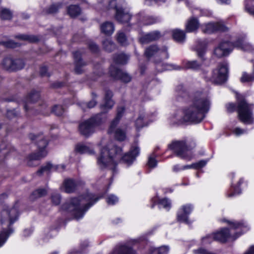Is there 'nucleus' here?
Masks as SVG:
<instances>
[{
    "instance_id": "1",
    "label": "nucleus",
    "mask_w": 254,
    "mask_h": 254,
    "mask_svg": "<svg viewBox=\"0 0 254 254\" xmlns=\"http://www.w3.org/2000/svg\"><path fill=\"white\" fill-rule=\"evenodd\" d=\"M210 105L209 100L200 92L194 93L190 104L183 110H177L170 118V123L178 124L183 122L197 124L205 117Z\"/></svg>"
},
{
    "instance_id": "2",
    "label": "nucleus",
    "mask_w": 254,
    "mask_h": 254,
    "mask_svg": "<svg viewBox=\"0 0 254 254\" xmlns=\"http://www.w3.org/2000/svg\"><path fill=\"white\" fill-rule=\"evenodd\" d=\"M122 149L111 143L106 147L101 149L100 154L97 157V164L101 169L109 168L116 172L118 162L121 160ZM139 153L137 147H132L129 152L122 157V160L130 165Z\"/></svg>"
},
{
    "instance_id": "3",
    "label": "nucleus",
    "mask_w": 254,
    "mask_h": 254,
    "mask_svg": "<svg viewBox=\"0 0 254 254\" xmlns=\"http://www.w3.org/2000/svg\"><path fill=\"white\" fill-rule=\"evenodd\" d=\"M113 93L110 90H107L104 98V103L101 105V112L88 120L79 125V130L81 134L87 136L93 133L95 127L100 125L106 119L105 114L114 106L115 103L112 97Z\"/></svg>"
},
{
    "instance_id": "4",
    "label": "nucleus",
    "mask_w": 254,
    "mask_h": 254,
    "mask_svg": "<svg viewBox=\"0 0 254 254\" xmlns=\"http://www.w3.org/2000/svg\"><path fill=\"white\" fill-rule=\"evenodd\" d=\"M92 193L89 192L78 197L71 198L69 201L63 204L64 210L69 212L78 220L82 218L85 212L99 199Z\"/></svg>"
},
{
    "instance_id": "5",
    "label": "nucleus",
    "mask_w": 254,
    "mask_h": 254,
    "mask_svg": "<svg viewBox=\"0 0 254 254\" xmlns=\"http://www.w3.org/2000/svg\"><path fill=\"white\" fill-rule=\"evenodd\" d=\"M124 0H98L97 8L104 10L112 9L115 10V18L119 22L130 24H135L133 16L125 9Z\"/></svg>"
},
{
    "instance_id": "6",
    "label": "nucleus",
    "mask_w": 254,
    "mask_h": 254,
    "mask_svg": "<svg viewBox=\"0 0 254 254\" xmlns=\"http://www.w3.org/2000/svg\"><path fill=\"white\" fill-rule=\"evenodd\" d=\"M19 215L17 204L12 207H5L0 213V220L2 230L0 232V247L6 242L13 230L10 227L18 220Z\"/></svg>"
},
{
    "instance_id": "7",
    "label": "nucleus",
    "mask_w": 254,
    "mask_h": 254,
    "mask_svg": "<svg viewBox=\"0 0 254 254\" xmlns=\"http://www.w3.org/2000/svg\"><path fill=\"white\" fill-rule=\"evenodd\" d=\"M195 146V143L193 140H181L173 141L169 145V148L173 150L177 156L182 159L190 161L193 158L191 149Z\"/></svg>"
},
{
    "instance_id": "8",
    "label": "nucleus",
    "mask_w": 254,
    "mask_h": 254,
    "mask_svg": "<svg viewBox=\"0 0 254 254\" xmlns=\"http://www.w3.org/2000/svg\"><path fill=\"white\" fill-rule=\"evenodd\" d=\"M237 111L239 119L245 124H252L254 122L253 110L254 105L249 104L242 97L238 96Z\"/></svg>"
},
{
    "instance_id": "9",
    "label": "nucleus",
    "mask_w": 254,
    "mask_h": 254,
    "mask_svg": "<svg viewBox=\"0 0 254 254\" xmlns=\"http://www.w3.org/2000/svg\"><path fill=\"white\" fill-rule=\"evenodd\" d=\"M29 138L32 141H36L37 144L38 151L31 153L27 158V164L29 166H33L32 161L39 160L45 157L47 154L45 148L48 145V142L42 135H35L30 134Z\"/></svg>"
},
{
    "instance_id": "10",
    "label": "nucleus",
    "mask_w": 254,
    "mask_h": 254,
    "mask_svg": "<svg viewBox=\"0 0 254 254\" xmlns=\"http://www.w3.org/2000/svg\"><path fill=\"white\" fill-rule=\"evenodd\" d=\"M228 65L227 63H223L219 64L218 67L213 70L211 80L216 84L225 82L228 77Z\"/></svg>"
},
{
    "instance_id": "11",
    "label": "nucleus",
    "mask_w": 254,
    "mask_h": 254,
    "mask_svg": "<svg viewBox=\"0 0 254 254\" xmlns=\"http://www.w3.org/2000/svg\"><path fill=\"white\" fill-rule=\"evenodd\" d=\"M139 241L140 239H133L127 243L118 245L109 254H136L130 244H135Z\"/></svg>"
},
{
    "instance_id": "12",
    "label": "nucleus",
    "mask_w": 254,
    "mask_h": 254,
    "mask_svg": "<svg viewBox=\"0 0 254 254\" xmlns=\"http://www.w3.org/2000/svg\"><path fill=\"white\" fill-rule=\"evenodd\" d=\"M167 48L166 46L159 48L156 45H152L147 48L145 51V55L147 58L157 55L164 59L169 58V54L167 51Z\"/></svg>"
},
{
    "instance_id": "13",
    "label": "nucleus",
    "mask_w": 254,
    "mask_h": 254,
    "mask_svg": "<svg viewBox=\"0 0 254 254\" xmlns=\"http://www.w3.org/2000/svg\"><path fill=\"white\" fill-rule=\"evenodd\" d=\"M233 48V43L229 41H222L214 49L213 54L219 58L227 56L232 51Z\"/></svg>"
},
{
    "instance_id": "14",
    "label": "nucleus",
    "mask_w": 254,
    "mask_h": 254,
    "mask_svg": "<svg viewBox=\"0 0 254 254\" xmlns=\"http://www.w3.org/2000/svg\"><path fill=\"white\" fill-rule=\"evenodd\" d=\"M135 20V23L139 25H149L158 23L160 21V19L158 17L145 14L140 13L133 16Z\"/></svg>"
},
{
    "instance_id": "15",
    "label": "nucleus",
    "mask_w": 254,
    "mask_h": 254,
    "mask_svg": "<svg viewBox=\"0 0 254 254\" xmlns=\"http://www.w3.org/2000/svg\"><path fill=\"white\" fill-rule=\"evenodd\" d=\"M202 31L206 34H212L217 31L225 32L228 30V28L222 22L216 23H208L204 24L201 27Z\"/></svg>"
},
{
    "instance_id": "16",
    "label": "nucleus",
    "mask_w": 254,
    "mask_h": 254,
    "mask_svg": "<svg viewBox=\"0 0 254 254\" xmlns=\"http://www.w3.org/2000/svg\"><path fill=\"white\" fill-rule=\"evenodd\" d=\"M109 72L111 76L114 79L121 80L124 82H129L131 79V76L128 73L122 71L113 65L111 66Z\"/></svg>"
},
{
    "instance_id": "17",
    "label": "nucleus",
    "mask_w": 254,
    "mask_h": 254,
    "mask_svg": "<svg viewBox=\"0 0 254 254\" xmlns=\"http://www.w3.org/2000/svg\"><path fill=\"white\" fill-rule=\"evenodd\" d=\"M193 208L192 205L190 204L182 206L179 210L177 213L178 221L187 224H190V222L188 216L191 213Z\"/></svg>"
},
{
    "instance_id": "18",
    "label": "nucleus",
    "mask_w": 254,
    "mask_h": 254,
    "mask_svg": "<svg viewBox=\"0 0 254 254\" xmlns=\"http://www.w3.org/2000/svg\"><path fill=\"white\" fill-rule=\"evenodd\" d=\"M74 59V71L76 74H81L84 71V67L87 65L86 63L83 62L81 58V53L79 51H76L73 53Z\"/></svg>"
},
{
    "instance_id": "19",
    "label": "nucleus",
    "mask_w": 254,
    "mask_h": 254,
    "mask_svg": "<svg viewBox=\"0 0 254 254\" xmlns=\"http://www.w3.org/2000/svg\"><path fill=\"white\" fill-rule=\"evenodd\" d=\"M207 41L205 39L198 40L194 47V50L197 52L198 57L202 61L205 60L204 55L207 46Z\"/></svg>"
},
{
    "instance_id": "20",
    "label": "nucleus",
    "mask_w": 254,
    "mask_h": 254,
    "mask_svg": "<svg viewBox=\"0 0 254 254\" xmlns=\"http://www.w3.org/2000/svg\"><path fill=\"white\" fill-rule=\"evenodd\" d=\"M233 46L244 51L252 52L254 50V46L244 38L238 39L233 43Z\"/></svg>"
},
{
    "instance_id": "21",
    "label": "nucleus",
    "mask_w": 254,
    "mask_h": 254,
    "mask_svg": "<svg viewBox=\"0 0 254 254\" xmlns=\"http://www.w3.org/2000/svg\"><path fill=\"white\" fill-rule=\"evenodd\" d=\"M161 36L160 32L158 31H154L142 36L140 38V42L142 44H147L158 40Z\"/></svg>"
},
{
    "instance_id": "22",
    "label": "nucleus",
    "mask_w": 254,
    "mask_h": 254,
    "mask_svg": "<svg viewBox=\"0 0 254 254\" xmlns=\"http://www.w3.org/2000/svg\"><path fill=\"white\" fill-rule=\"evenodd\" d=\"M156 69L158 72H162L167 70H181L183 67L173 64H168L162 63L161 61H155Z\"/></svg>"
},
{
    "instance_id": "23",
    "label": "nucleus",
    "mask_w": 254,
    "mask_h": 254,
    "mask_svg": "<svg viewBox=\"0 0 254 254\" xmlns=\"http://www.w3.org/2000/svg\"><path fill=\"white\" fill-rule=\"evenodd\" d=\"M213 235L215 241L222 243L226 242L230 236L229 230L226 228H222L220 231L214 233Z\"/></svg>"
},
{
    "instance_id": "24",
    "label": "nucleus",
    "mask_w": 254,
    "mask_h": 254,
    "mask_svg": "<svg viewBox=\"0 0 254 254\" xmlns=\"http://www.w3.org/2000/svg\"><path fill=\"white\" fill-rule=\"evenodd\" d=\"M79 183L72 179H66L64 183V190L65 192L71 193L75 191L77 188Z\"/></svg>"
},
{
    "instance_id": "25",
    "label": "nucleus",
    "mask_w": 254,
    "mask_h": 254,
    "mask_svg": "<svg viewBox=\"0 0 254 254\" xmlns=\"http://www.w3.org/2000/svg\"><path fill=\"white\" fill-rule=\"evenodd\" d=\"M125 109L123 106L119 107L117 108V113L115 119L111 122L109 131L112 132L115 127L118 125L120 120L123 117Z\"/></svg>"
},
{
    "instance_id": "26",
    "label": "nucleus",
    "mask_w": 254,
    "mask_h": 254,
    "mask_svg": "<svg viewBox=\"0 0 254 254\" xmlns=\"http://www.w3.org/2000/svg\"><path fill=\"white\" fill-rule=\"evenodd\" d=\"M40 98L39 92L32 91L25 98L24 100V108L25 111L28 110V104L36 102Z\"/></svg>"
},
{
    "instance_id": "27",
    "label": "nucleus",
    "mask_w": 254,
    "mask_h": 254,
    "mask_svg": "<svg viewBox=\"0 0 254 254\" xmlns=\"http://www.w3.org/2000/svg\"><path fill=\"white\" fill-rule=\"evenodd\" d=\"M75 150L80 154L88 153L92 154L94 153V151L91 147L86 144L81 143L76 145Z\"/></svg>"
},
{
    "instance_id": "28",
    "label": "nucleus",
    "mask_w": 254,
    "mask_h": 254,
    "mask_svg": "<svg viewBox=\"0 0 254 254\" xmlns=\"http://www.w3.org/2000/svg\"><path fill=\"white\" fill-rule=\"evenodd\" d=\"M101 30L105 34L110 35L115 30L114 25L111 22H105L101 25Z\"/></svg>"
},
{
    "instance_id": "29",
    "label": "nucleus",
    "mask_w": 254,
    "mask_h": 254,
    "mask_svg": "<svg viewBox=\"0 0 254 254\" xmlns=\"http://www.w3.org/2000/svg\"><path fill=\"white\" fill-rule=\"evenodd\" d=\"M174 39L179 43H183L186 39V34L184 31L176 29L172 31Z\"/></svg>"
},
{
    "instance_id": "30",
    "label": "nucleus",
    "mask_w": 254,
    "mask_h": 254,
    "mask_svg": "<svg viewBox=\"0 0 254 254\" xmlns=\"http://www.w3.org/2000/svg\"><path fill=\"white\" fill-rule=\"evenodd\" d=\"M199 26V23L196 18H191L186 24V30L188 32H192L196 30Z\"/></svg>"
},
{
    "instance_id": "31",
    "label": "nucleus",
    "mask_w": 254,
    "mask_h": 254,
    "mask_svg": "<svg viewBox=\"0 0 254 254\" xmlns=\"http://www.w3.org/2000/svg\"><path fill=\"white\" fill-rule=\"evenodd\" d=\"M152 201L154 202V203L151 205V208H153L155 205V202L156 201H158L157 204L160 208L163 207L167 210L171 208V202L168 199L164 198L158 200L157 198H154L152 199Z\"/></svg>"
},
{
    "instance_id": "32",
    "label": "nucleus",
    "mask_w": 254,
    "mask_h": 254,
    "mask_svg": "<svg viewBox=\"0 0 254 254\" xmlns=\"http://www.w3.org/2000/svg\"><path fill=\"white\" fill-rule=\"evenodd\" d=\"M59 166H53L50 163H48L45 165L41 167L40 169H39L37 172V174L41 176L43 174L46 173H49L51 170H58Z\"/></svg>"
},
{
    "instance_id": "33",
    "label": "nucleus",
    "mask_w": 254,
    "mask_h": 254,
    "mask_svg": "<svg viewBox=\"0 0 254 254\" xmlns=\"http://www.w3.org/2000/svg\"><path fill=\"white\" fill-rule=\"evenodd\" d=\"M201 65L202 63H199L196 61H187L184 63V67L186 69L197 70Z\"/></svg>"
},
{
    "instance_id": "34",
    "label": "nucleus",
    "mask_w": 254,
    "mask_h": 254,
    "mask_svg": "<svg viewBox=\"0 0 254 254\" xmlns=\"http://www.w3.org/2000/svg\"><path fill=\"white\" fill-rule=\"evenodd\" d=\"M169 250L168 246H163L158 248L151 247L150 249V254H167Z\"/></svg>"
},
{
    "instance_id": "35",
    "label": "nucleus",
    "mask_w": 254,
    "mask_h": 254,
    "mask_svg": "<svg viewBox=\"0 0 254 254\" xmlns=\"http://www.w3.org/2000/svg\"><path fill=\"white\" fill-rule=\"evenodd\" d=\"M243 183V179H241L238 183L237 186H233L232 185V188L231 189L230 192L227 194V196L230 197L240 194L241 193V191L239 189V186Z\"/></svg>"
},
{
    "instance_id": "36",
    "label": "nucleus",
    "mask_w": 254,
    "mask_h": 254,
    "mask_svg": "<svg viewBox=\"0 0 254 254\" xmlns=\"http://www.w3.org/2000/svg\"><path fill=\"white\" fill-rule=\"evenodd\" d=\"M128 59V57L124 54H116L113 58L114 63L118 64H126Z\"/></svg>"
},
{
    "instance_id": "37",
    "label": "nucleus",
    "mask_w": 254,
    "mask_h": 254,
    "mask_svg": "<svg viewBox=\"0 0 254 254\" xmlns=\"http://www.w3.org/2000/svg\"><path fill=\"white\" fill-rule=\"evenodd\" d=\"M113 132H114L115 137L118 140L123 141L126 137V134L125 130L120 128L116 129L115 127L114 130L112 132H109L108 131L109 133H112Z\"/></svg>"
},
{
    "instance_id": "38",
    "label": "nucleus",
    "mask_w": 254,
    "mask_h": 254,
    "mask_svg": "<svg viewBox=\"0 0 254 254\" xmlns=\"http://www.w3.org/2000/svg\"><path fill=\"white\" fill-rule=\"evenodd\" d=\"M67 13L71 17H75L81 13L80 8L77 5H71L67 8Z\"/></svg>"
},
{
    "instance_id": "39",
    "label": "nucleus",
    "mask_w": 254,
    "mask_h": 254,
    "mask_svg": "<svg viewBox=\"0 0 254 254\" xmlns=\"http://www.w3.org/2000/svg\"><path fill=\"white\" fill-rule=\"evenodd\" d=\"M13 59L10 57H6L3 59L1 64L3 67L9 71H12L15 67L12 66Z\"/></svg>"
},
{
    "instance_id": "40",
    "label": "nucleus",
    "mask_w": 254,
    "mask_h": 254,
    "mask_svg": "<svg viewBox=\"0 0 254 254\" xmlns=\"http://www.w3.org/2000/svg\"><path fill=\"white\" fill-rule=\"evenodd\" d=\"M242 83L250 82L254 81V66L253 72L252 74H249L246 72H243L240 78Z\"/></svg>"
},
{
    "instance_id": "41",
    "label": "nucleus",
    "mask_w": 254,
    "mask_h": 254,
    "mask_svg": "<svg viewBox=\"0 0 254 254\" xmlns=\"http://www.w3.org/2000/svg\"><path fill=\"white\" fill-rule=\"evenodd\" d=\"M12 16V12L5 8H0V17L3 20H10Z\"/></svg>"
},
{
    "instance_id": "42",
    "label": "nucleus",
    "mask_w": 254,
    "mask_h": 254,
    "mask_svg": "<svg viewBox=\"0 0 254 254\" xmlns=\"http://www.w3.org/2000/svg\"><path fill=\"white\" fill-rule=\"evenodd\" d=\"M103 46L104 49L108 52H112L116 48L115 43L109 39H107L103 41Z\"/></svg>"
},
{
    "instance_id": "43",
    "label": "nucleus",
    "mask_w": 254,
    "mask_h": 254,
    "mask_svg": "<svg viewBox=\"0 0 254 254\" xmlns=\"http://www.w3.org/2000/svg\"><path fill=\"white\" fill-rule=\"evenodd\" d=\"M117 40L119 43L122 46H127L128 41L126 34L122 31H119L117 34Z\"/></svg>"
},
{
    "instance_id": "44",
    "label": "nucleus",
    "mask_w": 254,
    "mask_h": 254,
    "mask_svg": "<svg viewBox=\"0 0 254 254\" xmlns=\"http://www.w3.org/2000/svg\"><path fill=\"white\" fill-rule=\"evenodd\" d=\"M15 37L20 40L29 41L30 42H35L38 41V38L33 35L20 34L16 35Z\"/></svg>"
},
{
    "instance_id": "45",
    "label": "nucleus",
    "mask_w": 254,
    "mask_h": 254,
    "mask_svg": "<svg viewBox=\"0 0 254 254\" xmlns=\"http://www.w3.org/2000/svg\"><path fill=\"white\" fill-rule=\"evenodd\" d=\"M62 6V3L58 2L56 4H52L48 8L45 10L46 13L48 14H53L57 12L59 9H60Z\"/></svg>"
},
{
    "instance_id": "46",
    "label": "nucleus",
    "mask_w": 254,
    "mask_h": 254,
    "mask_svg": "<svg viewBox=\"0 0 254 254\" xmlns=\"http://www.w3.org/2000/svg\"><path fill=\"white\" fill-rule=\"evenodd\" d=\"M25 64L22 59H13L12 66L15 67L12 69V71H16L22 69L24 66Z\"/></svg>"
},
{
    "instance_id": "47",
    "label": "nucleus",
    "mask_w": 254,
    "mask_h": 254,
    "mask_svg": "<svg viewBox=\"0 0 254 254\" xmlns=\"http://www.w3.org/2000/svg\"><path fill=\"white\" fill-rule=\"evenodd\" d=\"M47 193V190L45 189H39L33 191L31 195L32 198H36L44 196Z\"/></svg>"
},
{
    "instance_id": "48",
    "label": "nucleus",
    "mask_w": 254,
    "mask_h": 254,
    "mask_svg": "<svg viewBox=\"0 0 254 254\" xmlns=\"http://www.w3.org/2000/svg\"><path fill=\"white\" fill-rule=\"evenodd\" d=\"M214 240L213 234H209L203 237L201 239V243L203 245L210 244Z\"/></svg>"
},
{
    "instance_id": "49",
    "label": "nucleus",
    "mask_w": 254,
    "mask_h": 254,
    "mask_svg": "<svg viewBox=\"0 0 254 254\" xmlns=\"http://www.w3.org/2000/svg\"><path fill=\"white\" fill-rule=\"evenodd\" d=\"M0 45H3L4 47L9 48H14L20 46L17 43H15L12 41H8L6 42H0Z\"/></svg>"
},
{
    "instance_id": "50",
    "label": "nucleus",
    "mask_w": 254,
    "mask_h": 254,
    "mask_svg": "<svg viewBox=\"0 0 254 254\" xmlns=\"http://www.w3.org/2000/svg\"><path fill=\"white\" fill-rule=\"evenodd\" d=\"M52 112L57 116H60L64 112V109L62 106L56 105L53 108Z\"/></svg>"
},
{
    "instance_id": "51",
    "label": "nucleus",
    "mask_w": 254,
    "mask_h": 254,
    "mask_svg": "<svg viewBox=\"0 0 254 254\" xmlns=\"http://www.w3.org/2000/svg\"><path fill=\"white\" fill-rule=\"evenodd\" d=\"M144 116L140 115L135 121V126L137 129H139L145 126L143 119Z\"/></svg>"
},
{
    "instance_id": "52",
    "label": "nucleus",
    "mask_w": 254,
    "mask_h": 254,
    "mask_svg": "<svg viewBox=\"0 0 254 254\" xmlns=\"http://www.w3.org/2000/svg\"><path fill=\"white\" fill-rule=\"evenodd\" d=\"M52 201L55 205H58L61 202V195L57 192H54L51 195Z\"/></svg>"
},
{
    "instance_id": "53",
    "label": "nucleus",
    "mask_w": 254,
    "mask_h": 254,
    "mask_svg": "<svg viewBox=\"0 0 254 254\" xmlns=\"http://www.w3.org/2000/svg\"><path fill=\"white\" fill-rule=\"evenodd\" d=\"M106 201L109 205H114L118 201V198L115 195L111 194L107 198Z\"/></svg>"
},
{
    "instance_id": "54",
    "label": "nucleus",
    "mask_w": 254,
    "mask_h": 254,
    "mask_svg": "<svg viewBox=\"0 0 254 254\" xmlns=\"http://www.w3.org/2000/svg\"><path fill=\"white\" fill-rule=\"evenodd\" d=\"M97 104V102L93 98L90 101H89L88 103H82L81 104V107L84 109L85 107H87L88 108H92L94 107Z\"/></svg>"
},
{
    "instance_id": "55",
    "label": "nucleus",
    "mask_w": 254,
    "mask_h": 254,
    "mask_svg": "<svg viewBox=\"0 0 254 254\" xmlns=\"http://www.w3.org/2000/svg\"><path fill=\"white\" fill-rule=\"evenodd\" d=\"M147 165L149 168H154L157 166V161L154 157L151 156L148 159Z\"/></svg>"
},
{
    "instance_id": "56",
    "label": "nucleus",
    "mask_w": 254,
    "mask_h": 254,
    "mask_svg": "<svg viewBox=\"0 0 254 254\" xmlns=\"http://www.w3.org/2000/svg\"><path fill=\"white\" fill-rule=\"evenodd\" d=\"M207 163L205 160H200V161L193 163L194 169H198L203 167Z\"/></svg>"
},
{
    "instance_id": "57",
    "label": "nucleus",
    "mask_w": 254,
    "mask_h": 254,
    "mask_svg": "<svg viewBox=\"0 0 254 254\" xmlns=\"http://www.w3.org/2000/svg\"><path fill=\"white\" fill-rule=\"evenodd\" d=\"M7 153V148L4 143L0 145V157H5Z\"/></svg>"
},
{
    "instance_id": "58",
    "label": "nucleus",
    "mask_w": 254,
    "mask_h": 254,
    "mask_svg": "<svg viewBox=\"0 0 254 254\" xmlns=\"http://www.w3.org/2000/svg\"><path fill=\"white\" fill-rule=\"evenodd\" d=\"M193 252L194 254H215L203 248L194 250Z\"/></svg>"
},
{
    "instance_id": "59",
    "label": "nucleus",
    "mask_w": 254,
    "mask_h": 254,
    "mask_svg": "<svg viewBox=\"0 0 254 254\" xmlns=\"http://www.w3.org/2000/svg\"><path fill=\"white\" fill-rule=\"evenodd\" d=\"M88 47L90 50L94 53H96L98 51V46L93 42H90L88 44Z\"/></svg>"
},
{
    "instance_id": "60",
    "label": "nucleus",
    "mask_w": 254,
    "mask_h": 254,
    "mask_svg": "<svg viewBox=\"0 0 254 254\" xmlns=\"http://www.w3.org/2000/svg\"><path fill=\"white\" fill-rule=\"evenodd\" d=\"M18 115L17 112L15 110H8L6 113V116L8 118L12 119L13 117L17 116Z\"/></svg>"
},
{
    "instance_id": "61",
    "label": "nucleus",
    "mask_w": 254,
    "mask_h": 254,
    "mask_svg": "<svg viewBox=\"0 0 254 254\" xmlns=\"http://www.w3.org/2000/svg\"><path fill=\"white\" fill-rule=\"evenodd\" d=\"M229 224L231 225V227L234 229H237L239 228H241L243 224L240 222H228Z\"/></svg>"
},
{
    "instance_id": "62",
    "label": "nucleus",
    "mask_w": 254,
    "mask_h": 254,
    "mask_svg": "<svg viewBox=\"0 0 254 254\" xmlns=\"http://www.w3.org/2000/svg\"><path fill=\"white\" fill-rule=\"evenodd\" d=\"M40 74L42 76H49V74L47 72V67L46 66H42L40 70Z\"/></svg>"
},
{
    "instance_id": "63",
    "label": "nucleus",
    "mask_w": 254,
    "mask_h": 254,
    "mask_svg": "<svg viewBox=\"0 0 254 254\" xmlns=\"http://www.w3.org/2000/svg\"><path fill=\"white\" fill-rule=\"evenodd\" d=\"M227 111L229 112H234L236 110V106L233 103H229L226 105Z\"/></svg>"
},
{
    "instance_id": "64",
    "label": "nucleus",
    "mask_w": 254,
    "mask_h": 254,
    "mask_svg": "<svg viewBox=\"0 0 254 254\" xmlns=\"http://www.w3.org/2000/svg\"><path fill=\"white\" fill-rule=\"evenodd\" d=\"M246 9L250 14L254 16V6L250 7L246 4Z\"/></svg>"
}]
</instances>
